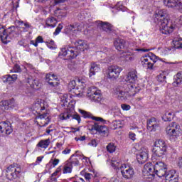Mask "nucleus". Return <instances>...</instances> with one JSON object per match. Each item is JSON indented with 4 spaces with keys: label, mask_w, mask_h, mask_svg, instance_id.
<instances>
[{
    "label": "nucleus",
    "mask_w": 182,
    "mask_h": 182,
    "mask_svg": "<svg viewBox=\"0 0 182 182\" xmlns=\"http://www.w3.org/2000/svg\"><path fill=\"white\" fill-rule=\"evenodd\" d=\"M36 119H38L37 124L39 127H45V126L49 124V122H50V117H49V114L48 113L40 114L36 117Z\"/></svg>",
    "instance_id": "obj_13"
},
{
    "label": "nucleus",
    "mask_w": 182,
    "mask_h": 182,
    "mask_svg": "<svg viewBox=\"0 0 182 182\" xmlns=\"http://www.w3.org/2000/svg\"><path fill=\"white\" fill-rule=\"evenodd\" d=\"M175 49L182 48V38H174L173 41Z\"/></svg>",
    "instance_id": "obj_40"
},
{
    "label": "nucleus",
    "mask_w": 182,
    "mask_h": 182,
    "mask_svg": "<svg viewBox=\"0 0 182 182\" xmlns=\"http://www.w3.org/2000/svg\"><path fill=\"white\" fill-rule=\"evenodd\" d=\"M141 60L143 68L150 70L157 68V66H159L158 64L161 62L157 59L156 55L153 53H150L148 55L141 58Z\"/></svg>",
    "instance_id": "obj_5"
},
{
    "label": "nucleus",
    "mask_w": 182,
    "mask_h": 182,
    "mask_svg": "<svg viewBox=\"0 0 182 182\" xmlns=\"http://www.w3.org/2000/svg\"><path fill=\"white\" fill-rule=\"evenodd\" d=\"M181 83H182V73H178L174 76V79L172 85L175 87H178V86H181Z\"/></svg>",
    "instance_id": "obj_26"
},
{
    "label": "nucleus",
    "mask_w": 182,
    "mask_h": 182,
    "mask_svg": "<svg viewBox=\"0 0 182 182\" xmlns=\"http://www.w3.org/2000/svg\"><path fill=\"white\" fill-rule=\"evenodd\" d=\"M137 71L132 70L126 77V82L124 85H119L114 90V95L119 100H127L130 96H134L140 92V87L136 85L138 79Z\"/></svg>",
    "instance_id": "obj_1"
},
{
    "label": "nucleus",
    "mask_w": 182,
    "mask_h": 182,
    "mask_svg": "<svg viewBox=\"0 0 182 182\" xmlns=\"http://www.w3.org/2000/svg\"><path fill=\"white\" fill-rule=\"evenodd\" d=\"M165 182H178V176L176 174V171H169L165 176Z\"/></svg>",
    "instance_id": "obj_20"
},
{
    "label": "nucleus",
    "mask_w": 182,
    "mask_h": 182,
    "mask_svg": "<svg viewBox=\"0 0 182 182\" xmlns=\"http://www.w3.org/2000/svg\"><path fill=\"white\" fill-rule=\"evenodd\" d=\"M94 130H96L99 133H102V134H107L109 129L106 125H102L100 123H95L93 125Z\"/></svg>",
    "instance_id": "obj_21"
},
{
    "label": "nucleus",
    "mask_w": 182,
    "mask_h": 182,
    "mask_svg": "<svg viewBox=\"0 0 182 182\" xmlns=\"http://www.w3.org/2000/svg\"><path fill=\"white\" fill-rule=\"evenodd\" d=\"M0 106L1 107V110H8L9 107L11 109H14V107H16L17 104L15 102V100L12 98L9 100L0 102Z\"/></svg>",
    "instance_id": "obj_15"
},
{
    "label": "nucleus",
    "mask_w": 182,
    "mask_h": 182,
    "mask_svg": "<svg viewBox=\"0 0 182 182\" xmlns=\"http://www.w3.org/2000/svg\"><path fill=\"white\" fill-rule=\"evenodd\" d=\"M154 173L158 177H165L170 173V171L167 170V165L163 161H156L154 164Z\"/></svg>",
    "instance_id": "obj_7"
},
{
    "label": "nucleus",
    "mask_w": 182,
    "mask_h": 182,
    "mask_svg": "<svg viewBox=\"0 0 182 182\" xmlns=\"http://www.w3.org/2000/svg\"><path fill=\"white\" fill-rule=\"evenodd\" d=\"M0 133H5L7 135L12 133V127L9 121L0 122Z\"/></svg>",
    "instance_id": "obj_17"
},
{
    "label": "nucleus",
    "mask_w": 182,
    "mask_h": 182,
    "mask_svg": "<svg viewBox=\"0 0 182 182\" xmlns=\"http://www.w3.org/2000/svg\"><path fill=\"white\" fill-rule=\"evenodd\" d=\"M3 82H4V83H8L9 84V75H4L3 77Z\"/></svg>",
    "instance_id": "obj_59"
},
{
    "label": "nucleus",
    "mask_w": 182,
    "mask_h": 182,
    "mask_svg": "<svg viewBox=\"0 0 182 182\" xmlns=\"http://www.w3.org/2000/svg\"><path fill=\"white\" fill-rule=\"evenodd\" d=\"M178 167H181V168H182V158L179 159V161L178 163Z\"/></svg>",
    "instance_id": "obj_64"
},
{
    "label": "nucleus",
    "mask_w": 182,
    "mask_h": 182,
    "mask_svg": "<svg viewBox=\"0 0 182 182\" xmlns=\"http://www.w3.org/2000/svg\"><path fill=\"white\" fill-rule=\"evenodd\" d=\"M79 32V25L77 24H70L67 26L65 28V33L70 35V41H73L76 38V35Z\"/></svg>",
    "instance_id": "obj_11"
},
{
    "label": "nucleus",
    "mask_w": 182,
    "mask_h": 182,
    "mask_svg": "<svg viewBox=\"0 0 182 182\" xmlns=\"http://www.w3.org/2000/svg\"><path fill=\"white\" fill-rule=\"evenodd\" d=\"M48 48L50 49H53V46H55V41H50L48 44H47Z\"/></svg>",
    "instance_id": "obj_55"
},
{
    "label": "nucleus",
    "mask_w": 182,
    "mask_h": 182,
    "mask_svg": "<svg viewBox=\"0 0 182 182\" xmlns=\"http://www.w3.org/2000/svg\"><path fill=\"white\" fill-rule=\"evenodd\" d=\"M160 127V123L155 117L147 119L146 128L149 132H156Z\"/></svg>",
    "instance_id": "obj_14"
},
{
    "label": "nucleus",
    "mask_w": 182,
    "mask_h": 182,
    "mask_svg": "<svg viewBox=\"0 0 182 182\" xmlns=\"http://www.w3.org/2000/svg\"><path fill=\"white\" fill-rule=\"evenodd\" d=\"M176 9H178V11L182 12V0L178 1V4L176 5Z\"/></svg>",
    "instance_id": "obj_50"
},
{
    "label": "nucleus",
    "mask_w": 182,
    "mask_h": 182,
    "mask_svg": "<svg viewBox=\"0 0 182 182\" xmlns=\"http://www.w3.org/2000/svg\"><path fill=\"white\" fill-rule=\"evenodd\" d=\"M58 23V20H56L54 17H49L46 21V25L48 28H55L56 24Z\"/></svg>",
    "instance_id": "obj_32"
},
{
    "label": "nucleus",
    "mask_w": 182,
    "mask_h": 182,
    "mask_svg": "<svg viewBox=\"0 0 182 182\" xmlns=\"http://www.w3.org/2000/svg\"><path fill=\"white\" fill-rule=\"evenodd\" d=\"M76 87V81L75 80H71L68 84L69 90H73Z\"/></svg>",
    "instance_id": "obj_46"
},
{
    "label": "nucleus",
    "mask_w": 182,
    "mask_h": 182,
    "mask_svg": "<svg viewBox=\"0 0 182 182\" xmlns=\"http://www.w3.org/2000/svg\"><path fill=\"white\" fill-rule=\"evenodd\" d=\"M149 159V150L146 149H142V151L136 155V159L139 164H144Z\"/></svg>",
    "instance_id": "obj_16"
},
{
    "label": "nucleus",
    "mask_w": 182,
    "mask_h": 182,
    "mask_svg": "<svg viewBox=\"0 0 182 182\" xmlns=\"http://www.w3.org/2000/svg\"><path fill=\"white\" fill-rule=\"evenodd\" d=\"M89 100L92 102H100L102 100V94L100 93V91L92 95L89 97Z\"/></svg>",
    "instance_id": "obj_35"
},
{
    "label": "nucleus",
    "mask_w": 182,
    "mask_h": 182,
    "mask_svg": "<svg viewBox=\"0 0 182 182\" xmlns=\"http://www.w3.org/2000/svg\"><path fill=\"white\" fill-rule=\"evenodd\" d=\"M178 0H164V4L168 8H176Z\"/></svg>",
    "instance_id": "obj_34"
},
{
    "label": "nucleus",
    "mask_w": 182,
    "mask_h": 182,
    "mask_svg": "<svg viewBox=\"0 0 182 182\" xmlns=\"http://www.w3.org/2000/svg\"><path fill=\"white\" fill-rule=\"evenodd\" d=\"M122 70V68L117 65H112L109 67L108 77H109V79H117Z\"/></svg>",
    "instance_id": "obj_12"
},
{
    "label": "nucleus",
    "mask_w": 182,
    "mask_h": 182,
    "mask_svg": "<svg viewBox=\"0 0 182 182\" xmlns=\"http://www.w3.org/2000/svg\"><path fill=\"white\" fill-rule=\"evenodd\" d=\"M70 153V149L66 148L65 150L62 151L63 154H69Z\"/></svg>",
    "instance_id": "obj_61"
},
{
    "label": "nucleus",
    "mask_w": 182,
    "mask_h": 182,
    "mask_svg": "<svg viewBox=\"0 0 182 182\" xmlns=\"http://www.w3.org/2000/svg\"><path fill=\"white\" fill-rule=\"evenodd\" d=\"M62 29H63V25H62V23H59L58 27L56 28L55 32L53 33V35L55 36L59 35V33H60V31H62Z\"/></svg>",
    "instance_id": "obj_44"
},
{
    "label": "nucleus",
    "mask_w": 182,
    "mask_h": 182,
    "mask_svg": "<svg viewBox=\"0 0 182 182\" xmlns=\"http://www.w3.org/2000/svg\"><path fill=\"white\" fill-rule=\"evenodd\" d=\"M166 133L169 137H177L180 133V125L177 122H172L166 127Z\"/></svg>",
    "instance_id": "obj_9"
},
{
    "label": "nucleus",
    "mask_w": 182,
    "mask_h": 182,
    "mask_svg": "<svg viewBox=\"0 0 182 182\" xmlns=\"http://www.w3.org/2000/svg\"><path fill=\"white\" fill-rule=\"evenodd\" d=\"M21 167L10 165L6 170V177L10 181L18 180L21 177Z\"/></svg>",
    "instance_id": "obj_6"
},
{
    "label": "nucleus",
    "mask_w": 182,
    "mask_h": 182,
    "mask_svg": "<svg viewBox=\"0 0 182 182\" xmlns=\"http://www.w3.org/2000/svg\"><path fill=\"white\" fill-rule=\"evenodd\" d=\"M43 159V156H38V157H37L36 163L38 164H39V163H41V161H42Z\"/></svg>",
    "instance_id": "obj_63"
},
{
    "label": "nucleus",
    "mask_w": 182,
    "mask_h": 182,
    "mask_svg": "<svg viewBox=\"0 0 182 182\" xmlns=\"http://www.w3.org/2000/svg\"><path fill=\"white\" fill-rule=\"evenodd\" d=\"M27 86H30L31 89H38L41 85L38 80L29 79L27 82Z\"/></svg>",
    "instance_id": "obj_27"
},
{
    "label": "nucleus",
    "mask_w": 182,
    "mask_h": 182,
    "mask_svg": "<svg viewBox=\"0 0 182 182\" xmlns=\"http://www.w3.org/2000/svg\"><path fill=\"white\" fill-rule=\"evenodd\" d=\"M121 107H122V110H130V108H131L130 105H127V104H122L121 105Z\"/></svg>",
    "instance_id": "obj_52"
},
{
    "label": "nucleus",
    "mask_w": 182,
    "mask_h": 182,
    "mask_svg": "<svg viewBox=\"0 0 182 182\" xmlns=\"http://www.w3.org/2000/svg\"><path fill=\"white\" fill-rule=\"evenodd\" d=\"M114 46L119 50V52H124V49H126V41L122 38H117L114 41Z\"/></svg>",
    "instance_id": "obj_18"
},
{
    "label": "nucleus",
    "mask_w": 182,
    "mask_h": 182,
    "mask_svg": "<svg viewBox=\"0 0 182 182\" xmlns=\"http://www.w3.org/2000/svg\"><path fill=\"white\" fill-rule=\"evenodd\" d=\"M154 147L167 150V143L163 139H157L154 144Z\"/></svg>",
    "instance_id": "obj_25"
},
{
    "label": "nucleus",
    "mask_w": 182,
    "mask_h": 182,
    "mask_svg": "<svg viewBox=\"0 0 182 182\" xmlns=\"http://www.w3.org/2000/svg\"><path fill=\"white\" fill-rule=\"evenodd\" d=\"M129 137L131 140H132V141H134V140H136V134L133 132H129Z\"/></svg>",
    "instance_id": "obj_53"
},
{
    "label": "nucleus",
    "mask_w": 182,
    "mask_h": 182,
    "mask_svg": "<svg viewBox=\"0 0 182 182\" xmlns=\"http://www.w3.org/2000/svg\"><path fill=\"white\" fill-rule=\"evenodd\" d=\"M155 18L158 21L159 31L164 35H168L174 31L173 23L167 18V11L165 9L159 10L155 15Z\"/></svg>",
    "instance_id": "obj_3"
},
{
    "label": "nucleus",
    "mask_w": 182,
    "mask_h": 182,
    "mask_svg": "<svg viewBox=\"0 0 182 182\" xmlns=\"http://www.w3.org/2000/svg\"><path fill=\"white\" fill-rule=\"evenodd\" d=\"M13 72L15 73H21V72H22V69H21V66H19V65L16 64L14 66Z\"/></svg>",
    "instance_id": "obj_49"
},
{
    "label": "nucleus",
    "mask_w": 182,
    "mask_h": 182,
    "mask_svg": "<svg viewBox=\"0 0 182 182\" xmlns=\"http://www.w3.org/2000/svg\"><path fill=\"white\" fill-rule=\"evenodd\" d=\"M126 60H134V54L132 53H127L124 55Z\"/></svg>",
    "instance_id": "obj_45"
},
{
    "label": "nucleus",
    "mask_w": 182,
    "mask_h": 182,
    "mask_svg": "<svg viewBox=\"0 0 182 182\" xmlns=\"http://www.w3.org/2000/svg\"><path fill=\"white\" fill-rule=\"evenodd\" d=\"M15 33V26H10L6 29V34L8 35V41L11 38L12 36H14Z\"/></svg>",
    "instance_id": "obj_37"
},
{
    "label": "nucleus",
    "mask_w": 182,
    "mask_h": 182,
    "mask_svg": "<svg viewBox=\"0 0 182 182\" xmlns=\"http://www.w3.org/2000/svg\"><path fill=\"white\" fill-rule=\"evenodd\" d=\"M18 79V75L14 74L12 75H9V85H11V83H14V82H16V80Z\"/></svg>",
    "instance_id": "obj_43"
},
{
    "label": "nucleus",
    "mask_w": 182,
    "mask_h": 182,
    "mask_svg": "<svg viewBox=\"0 0 182 182\" xmlns=\"http://www.w3.org/2000/svg\"><path fill=\"white\" fill-rule=\"evenodd\" d=\"M0 38L3 43H8L10 42V40H8V34H6V29L4 26L0 25Z\"/></svg>",
    "instance_id": "obj_24"
},
{
    "label": "nucleus",
    "mask_w": 182,
    "mask_h": 182,
    "mask_svg": "<svg viewBox=\"0 0 182 182\" xmlns=\"http://www.w3.org/2000/svg\"><path fill=\"white\" fill-rule=\"evenodd\" d=\"M173 113L166 112L163 116H162V119L164 122H171L173 120Z\"/></svg>",
    "instance_id": "obj_38"
},
{
    "label": "nucleus",
    "mask_w": 182,
    "mask_h": 182,
    "mask_svg": "<svg viewBox=\"0 0 182 182\" xmlns=\"http://www.w3.org/2000/svg\"><path fill=\"white\" fill-rule=\"evenodd\" d=\"M72 45H75V47H65L61 48L59 53V56H67L68 59H74L76 56L79 55L80 52H84L85 49L87 48V44L82 41L71 40Z\"/></svg>",
    "instance_id": "obj_2"
},
{
    "label": "nucleus",
    "mask_w": 182,
    "mask_h": 182,
    "mask_svg": "<svg viewBox=\"0 0 182 182\" xmlns=\"http://www.w3.org/2000/svg\"><path fill=\"white\" fill-rule=\"evenodd\" d=\"M59 117L60 120H68L70 119V120H77V123H80L81 122L80 115L77 113H73V111L70 109H67L66 112L61 113Z\"/></svg>",
    "instance_id": "obj_8"
},
{
    "label": "nucleus",
    "mask_w": 182,
    "mask_h": 182,
    "mask_svg": "<svg viewBox=\"0 0 182 182\" xmlns=\"http://www.w3.org/2000/svg\"><path fill=\"white\" fill-rule=\"evenodd\" d=\"M89 146H92V147H96L97 146V141L96 139H92L90 141V142L88 143Z\"/></svg>",
    "instance_id": "obj_51"
},
{
    "label": "nucleus",
    "mask_w": 182,
    "mask_h": 182,
    "mask_svg": "<svg viewBox=\"0 0 182 182\" xmlns=\"http://www.w3.org/2000/svg\"><path fill=\"white\" fill-rule=\"evenodd\" d=\"M78 159H80V156L79 155L73 154L68 161L70 163V166H77V164H79Z\"/></svg>",
    "instance_id": "obj_31"
},
{
    "label": "nucleus",
    "mask_w": 182,
    "mask_h": 182,
    "mask_svg": "<svg viewBox=\"0 0 182 182\" xmlns=\"http://www.w3.org/2000/svg\"><path fill=\"white\" fill-rule=\"evenodd\" d=\"M92 173H85L84 175V177L85 178V180H90L92 178Z\"/></svg>",
    "instance_id": "obj_56"
},
{
    "label": "nucleus",
    "mask_w": 182,
    "mask_h": 182,
    "mask_svg": "<svg viewBox=\"0 0 182 182\" xmlns=\"http://www.w3.org/2000/svg\"><path fill=\"white\" fill-rule=\"evenodd\" d=\"M107 150L109 153H114V151H116V146H114V144L113 143H109L107 146Z\"/></svg>",
    "instance_id": "obj_41"
},
{
    "label": "nucleus",
    "mask_w": 182,
    "mask_h": 182,
    "mask_svg": "<svg viewBox=\"0 0 182 182\" xmlns=\"http://www.w3.org/2000/svg\"><path fill=\"white\" fill-rule=\"evenodd\" d=\"M30 44L33 45V46H35L36 48H38V42L34 41L33 40L30 41Z\"/></svg>",
    "instance_id": "obj_62"
},
{
    "label": "nucleus",
    "mask_w": 182,
    "mask_h": 182,
    "mask_svg": "<svg viewBox=\"0 0 182 182\" xmlns=\"http://www.w3.org/2000/svg\"><path fill=\"white\" fill-rule=\"evenodd\" d=\"M100 71V65L97 64L96 63H92L91 67L90 68V73L89 76L90 77H92V76H95L97 72Z\"/></svg>",
    "instance_id": "obj_23"
},
{
    "label": "nucleus",
    "mask_w": 182,
    "mask_h": 182,
    "mask_svg": "<svg viewBox=\"0 0 182 182\" xmlns=\"http://www.w3.org/2000/svg\"><path fill=\"white\" fill-rule=\"evenodd\" d=\"M98 92H100L96 87H90L87 89V96L88 98H90L91 96H93V95H95Z\"/></svg>",
    "instance_id": "obj_36"
},
{
    "label": "nucleus",
    "mask_w": 182,
    "mask_h": 182,
    "mask_svg": "<svg viewBox=\"0 0 182 182\" xmlns=\"http://www.w3.org/2000/svg\"><path fill=\"white\" fill-rule=\"evenodd\" d=\"M34 108L35 109L37 108V110H40V111L45 110V103L44 102H41V103L37 102L34 105Z\"/></svg>",
    "instance_id": "obj_42"
},
{
    "label": "nucleus",
    "mask_w": 182,
    "mask_h": 182,
    "mask_svg": "<svg viewBox=\"0 0 182 182\" xmlns=\"http://www.w3.org/2000/svg\"><path fill=\"white\" fill-rule=\"evenodd\" d=\"M75 140L76 141H85V140H86V136H80V137H75Z\"/></svg>",
    "instance_id": "obj_54"
},
{
    "label": "nucleus",
    "mask_w": 182,
    "mask_h": 182,
    "mask_svg": "<svg viewBox=\"0 0 182 182\" xmlns=\"http://www.w3.org/2000/svg\"><path fill=\"white\" fill-rule=\"evenodd\" d=\"M102 31L107 32V33H113L114 32V28L113 26L107 22H101L100 23Z\"/></svg>",
    "instance_id": "obj_22"
},
{
    "label": "nucleus",
    "mask_w": 182,
    "mask_h": 182,
    "mask_svg": "<svg viewBox=\"0 0 182 182\" xmlns=\"http://www.w3.org/2000/svg\"><path fill=\"white\" fill-rule=\"evenodd\" d=\"M46 82H47L50 86L52 87H55L57 90H59L60 87V83L59 82V79L58 78V75L55 74L49 73L46 75Z\"/></svg>",
    "instance_id": "obj_10"
},
{
    "label": "nucleus",
    "mask_w": 182,
    "mask_h": 182,
    "mask_svg": "<svg viewBox=\"0 0 182 182\" xmlns=\"http://www.w3.org/2000/svg\"><path fill=\"white\" fill-rule=\"evenodd\" d=\"M112 166L114 170L120 169L122 176L125 180H133L134 178V169L133 167L127 165L126 164L120 165L117 161L112 160Z\"/></svg>",
    "instance_id": "obj_4"
},
{
    "label": "nucleus",
    "mask_w": 182,
    "mask_h": 182,
    "mask_svg": "<svg viewBox=\"0 0 182 182\" xmlns=\"http://www.w3.org/2000/svg\"><path fill=\"white\" fill-rule=\"evenodd\" d=\"M36 42H37V43H43V38H42V36H38L36 39Z\"/></svg>",
    "instance_id": "obj_57"
},
{
    "label": "nucleus",
    "mask_w": 182,
    "mask_h": 182,
    "mask_svg": "<svg viewBox=\"0 0 182 182\" xmlns=\"http://www.w3.org/2000/svg\"><path fill=\"white\" fill-rule=\"evenodd\" d=\"M68 69H70V70H72L73 72L75 69H77V65H76L73 62H71L70 64H68Z\"/></svg>",
    "instance_id": "obj_48"
},
{
    "label": "nucleus",
    "mask_w": 182,
    "mask_h": 182,
    "mask_svg": "<svg viewBox=\"0 0 182 182\" xmlns=\"http://www.w3.org/2000/svg\"><path fill=\"white\" fill-rule=\"evenodd\" d=\"M79 112L85 119H92V120H95V122H105L103 118L93 117L90 112H87L82 109H79Z\"/></svg>",
    "instance_id": "obj_19"
},
{
    "label": "nucleus",
    "mask_w": 182,
    "mask_h": 182,
    "mask_svg": "<svg viewBox=\"0 0 182 182\" xmlns=\"http://www.w3.org/2000/svg\"><path fill=\"white\" fill-rule=\"evenodd\" d=\"M152 151L154 156H156V157H163V156L166 155V153H167V149L154 147Z\"/></svg>",
    "instance_id": "obj_29"
},
{
    "label": "nucleus",
    "mask_w": 182,
    "mask_h": 182,
    "mask_svg": "<svg viewBox=\"0 0 182 182\" xmlns=\"http://www.w3.org/2000/svg\"><path fill=\"white\" fill-rule=\"evenodd\" d=\"M72 165H70V164H69V166H64L63 173V174H66L68 173H72Z\"/></svg>",
    "instance_id": "obj_47"
},
{
    "label": "nucleus",
    "mask_w": 182,
    "mask_h": 182,
    "mask_svg": "<svg viewBox=\"0 0 182 182\" xmlns=\"http://www.w3.org/2000/svg\"><path fill=\"white\" fill-rule=\"evenodd\" d=\"M21 24L23 25L26 29H29V28L31 27V24L28 23H23V21H21Z\"/></svg>",
    "instance_id": "obj_60"
},
{
    "label": "nucleus",
    "mask_w": 182,
    "mask_h": 182,
    "mask_svg": "<svg viewBox=\"0 0 182 182\" xmlns=\"http://www.w3.org/2000/svg\"><path fill=\"white\" fill-rule=\"evenodd\" d=\"M144 173H149L151 176H154L156 173H154V165L151 164V163H147L144 166Z\"/></svg>",
    "instance_id": "obj_28"
},
{
    "label": "nucleus",
    "mask_w": 182,
    "mask_h": 182,
    "mask_svg": "<svg viewBox=\"0 0 182 182\" xmlns=\"http://www.w3.org/2000/svg\"><path fill=\"white\" fill-rule=\"evenodd\" d=\"M167 75H168V70L163 71L162 73L159 74L157 77L158 82H166Z\"/></svg>",
    "instance_id": "obj_39"
},
{
    "label": "nucleus",
    "mask_w": 182,
    "mask_h": 182,
    "mask_svg": "<svg viewBox=\"0 0 182 182\" xmlns=\"http://www.w3.org/2000/svg\"><path fill=\"white\" fill-rule=\"evenodd\" d=\"M49 144H50V140L49 139H42L38 143L37 147H40L41 149H48Z\"/></svg>",
    "instance_id": "obj_33"
},
{
    "label": "nucleus",
    "mask_w": 182,
    "mask_h": 182,
    "mask_svg": "<svg viewBox=\"0 0 182 182\" xmlns=\"http://www.w3.org/2000/svg\"><path fill=\"white\" fill-rule=\"evenodd\" d=\"M59 161H60L59 159H54L53 161V163H52L53 166V167H56V166H58V164H59Z\"/></svg>",
    "instance_id": "obj_58"
},
{
    "label": "nucleus",
    "mask_w": 182,
    "mask_h": 182,
    "mask_svg": "<svg viewBox=\"0 0 182 182\" xmlns=\"http://www.w3.org/2000/svg\"><path fill=\"white\" fill-rule=\"evenodd\" d=\"M54 14L58 21H63V19L66 18V11H65V10H60L58 9L54 11Z\"/></svg>",
    "instance_id": "obj_30"
}]
</instances>
